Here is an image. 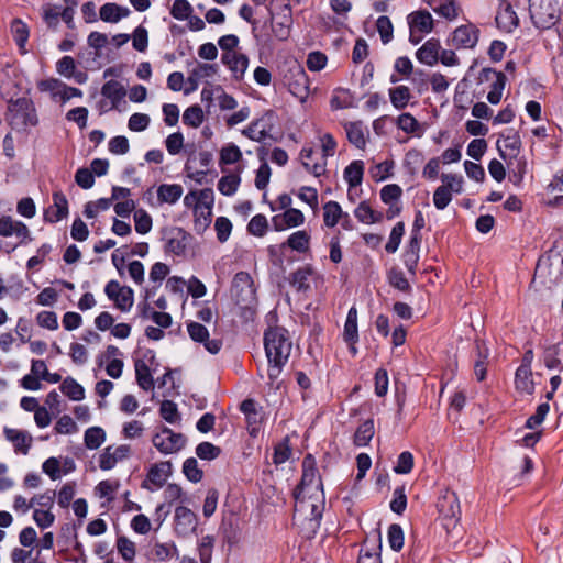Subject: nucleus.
<instances>
[{
  "instance_id": "1",
  "label": "nucleus",
  "mask_w": 563,
  "mask_h": 563,
  "mask_svg": "<svg viewBox=\"0 0 563 563\" xmlns=\"http://www.w3.org/2000/svg\"><path fill=\"white\" fill-rule=\"evenodd\" d=\"M264 347L268 362L267 376L273 385L280 376L291 353L292 342L283 327H269L264 332Z\"/></svg>"
},
{
  "instance_id": "2",
  "label": "nucleus",
  "mask_w": 563,
  "mask_h": 563,
  "mask_svg": "<svg viewBox=\"0 0 563 563\" xmlns=\"http://www.w3.org/2000/svg\"><path fill=\"white\" fill-rule=\"evenodd\" d=\"M5 120L9 125L16 131L37 125L38 119L34 102L25 97L15 100L10 99L8 101Z\"/></svg>"
},
{
  "instance_id": "3",
  "label": "nucleus",
  "mask_w": 563,
  "mask_h": 563,
  "mask_svg": "<svg viewBox=\"0 0 563 563\" xmlns=\"http://www.w3.org/2000/svg\"><path fill=\"white\" fill-rule=\"evenodd\" d=\"M529 13L532 24L539 30H550L561 20L558 0H530Z\"/></svg>"
},
{
  "instance_id": "4",
  "label": "nucleus",
  "mask_w": 563,
  "mask_h": 563,
  "mask_svg": "<svg viewBox=\"0 0 563 563\" xmlns=\"http://www.w3.org/2000/svg\"><path fill=\"white\" fill-rule=\"evenodd\" d=\"M437 509L439 512V520L441 526L449 533L453 530L460 521L461 507L457 495L446 489L441 494L437 500Z\"/></svg>"
},
{
  "instance_id": "5",
  "label": "nucleus",
  "mask_w": 563,
  "mask_h": 563,
  "mask_svg": "<svg viewBox=\"0 0 563 563\" xmlns=\"http://www.w3.org/2000/svg\"><path fill=\"white\" fill-rule=\"evenodd\" d=\"M162 240L165 242L166 253L184 256L191 240L190 233L179 227H169L162 230Z\"/></svg>"
},
{
  "instance_id": "6",
  "label": "nucleus",
  "mask_w": 563,
  "mask_h": 563,
  "mask_svg": "<svg viewBox=\"0 0 563 563\" xmlns=\"http://www.w3.org/2000/svg\"><path fill=\"white\" fill-rule=\"evenodd\" d=\"M156 364V356L153 350H146L142 360H135V378L140 388L145 391L152 390L154 388L155 382L152 376V371H155L154 367Z\"/></svg>"
},
{
  "instance_id": "7",
  "label": "nucleus",
  "mask_w": 563,
  "mask_h": 563,
  "mask_svg": "<svg viewBox=\"0 0 563 563\" xmlns=\"http://www.w3.org/2000/svg\"><path fill=\"white\" fill-rule=\"evenodd\" d=\"M152 442L161 453L172 454L185 446L186 438L181 433H175L172 429L163 427L161 432L153 437Z\"/></svg>"
},
{
  "instance_id": "8",
  "label": "nucleus",
  "mask_w": 563,
  "mask_h": 563,
  "mask_svg": "<svg viewBox=\"0 0 563 563\" xmlns=\"http://www.w3.org/2000/svg\"><path fill=\"white\" fill-rule=\"evenodd\" d=\"M285 78L289 92L299 99L300 102H305L310 92L309 78L305 69L296 65L294 68L289 69V75Z\"/></svg>"
},
{
  "instance_id": "9",
  "label": "nucleus",
  "mask_w": 563,
  "mask_h": 563,
  "mask_svg": "<svg viewBox=\"0 0 563 563\" xmlns=\"http://www.w3.org/2000/svg\"><path fill=\"white\" fill-rule=\"evenodd\" d=\"M553 268L558 269L559 274L551 282L558 284L563 279V256L559 252L550 251L545 257L539 258L534 271V279L544 276L545 273L551 275Z\"/></svg>"
},
{
  "instance_id": "10",
  "label": "nucleus",
  "mask_w": 563,
  "mask_h": 563,
  "mask_svg": "<svg viewBox=\"0 0 563 563\" xmlns=\"http://www.w3.org/2000/svg\"><path fill=\"white\" fill-rule=\"evenodd\" d=\"M273 112H266L261 118L252 121L246 129L242 131L243 135L255 142H262L271 136L274 128Z\"/></svg>"
},
{
  "instance_id": "11",
  "label": "nucleus",
  "mask_w": 563,
  "mask_h": 563,
  "mask_svg": "<svg viewBox=\"0 0 563 563\" xmlns=\"http://www.w3.org/2000/svg\"><path fill=\"white\" fill-rule=\"evenodd\" d=\"M197 517L194 511L185 506L175 509V531L180 537H188L196 531Z\"/></svg>"
},
{
  "instance_id": "12",
  "label": "nucleus",
  "mask_w": 563,
  "mask_h": 563,
  "mask_svg": "<svg viewBox=\"0 0 563 563\" xmlns=\"http://www.w3.org/2000/svg\"><path fill=\"white\" fill-rule=\"evenodd\" d=\"M53 205L44 210V221L47 223H57L68 216V200L66 196L60 191L56 190L52 195Z\"/></svg>"
},
{
  "instance_id": "13",
  "label": "nucleus",
  "mask_w": 563,
  "mask_h": 563,
  "mask_svg": "<svg viewBox=\"0 0 563 563\" xmlns=\"http://www.w3.org/2000/svg\"><path fill=\"white\" fill-rule=\"evenodd\" d=\"M408 23L410 26V42L418 44L421 41V35L418 40H413V34L418 31L421 34L430 33L433 29V19L428 11H417L408 15Z\"/></svg>"
},
{
  "instance_id": "14",
  "label": "nucleus",
  "mask_w": 563,
  "mask_h": 563,
  "mask_svg": "<svg viewBox=\"0 0 563 563\" xmlns=\"http://www.w3.org/2000/svg\"><path fill=\"white\" fill-rule=\"evenodd\" d=\"M130 454L131 446L129 444H121L117 448L109 445L99 456V467L102 471L112 470L118 462L128 459Z\"/></svg>"
},
{
  "instance_id": "15",
  "label": "nucleus",
  "mask_w": 563,
  "mask_h": 563,
  "mask_svg": "<svg viewBox=\"0 0 563 563\" xmlns=\"http://www.w3.org/2000/svg\"><path fill=\"white\" fill-rule=\"evenodd\" d=\"M479 30L474 24L460 25L452 34V44L456 48H473L478 42Z\"/></svg>"
},
{
  "instance_id": "16",
  "label": "nucleus",
  "mask_w": 563,
  "mask_h": 563,
  "mask_svg": "<svg viewBox=\"0 0 563 563\" xmlns=\"http://www.w3.org/2000/svg\"><path fill=\"white\" fill-rule=\"evenodd\" d=\"M317 479L318 486L321 485L318 468L316 466V460L311 454H308L302 460V476L300 483L294 490V497L298 501L300 492L308 486H311Z\"/></svg>"
},
{
  "instance_id": "17",
  "label": "nucleus",
  "mask_w": 563,
  "mask_h": 563,
  "mask_svg": "<svg viewBox=\"0 0 563 563\" xmlns=\"http://www.w3.org/2000/svg\"><path fill=\"white\" fill-rule=\"evenodd\" d=\"M3 434L5 439L13 444L16 453H21L23 455L29 453L33 441L29 432L5 427L3 429Z\"/></svg>"
},
{
  "instance_id": "18",
  "label": "nucleus",
  "mask_w": 563,
  "mask_h": 563,
  "mask_svg": "<svg viewBox=\"0 0 563 563\" xmlns=\"http://www.w3.org/2000/svg\"><path fill=\"white\" fill-rule=\"evenodd\" d=\"M172 463L168 461L153 464L147 472L146 481L142 483V487L148 489L146 482H151L158 488L163 487L167 477L172 474Z\"/></svg>"
},
{
  "instance_id": "19",
  "label": "nucleus",
  "mask_w": 563,
  "mask_h": 563,
  "mask_svg": "<svg viewBox=\"0 0 563 563\" xmlns=\"http://www.w3.org/2000/svg\"><path fill=\"white\" fill-rule=\"evenodd\" d=\"M420 246L421 241H419L416 236H410L402 253L404 265L412 276H415L417 272V266L420 258Z\"/></svg>"
},
{
  "instance_id": "20",
  "label": "nucleus",
  "mask_w": 563,
  "mask_h": 563,
  "mask_svg": "<svg viewBox=\"0 0 563 563\" xmlns=\"http://www.w3.org/2000/svg\"><path fill=\"white\" fill-rule=\"evenodd\" d=\"M496 23L499 29L506 32H512L519 25V18L512 9V5L505 1L500 5V10L496 15Z\"/></svg>"
},
{
  "instance_id": "21",
  "label": "nucleus",
  "mask_w": 563,
  "mask_h": 563,
  "mask_svg": "<svg viewBox=\"0 0 563 563\" xmlns=\"http://www.w3.org/2000/svg\"><path fill=\"white\" fill-rule=\"evenodd\" d=\"M0 235L4 238L16 235L26 239L30 235V230L23 222L15 221L10 216H2L0 218Z\"/></svg>"
},
{
  "instance_id": "22",
  "label": "nucleus",
  "mask_w": 563,
  "mask_h": 563,
  "mask_svg": "<svg viewBox=\"0 0 563 563\" xmlns=\"http://www.w3.org/2000/svg\"><path fill=\"white\" fill-rule=\"evenodd\" d=\"M441 46L439 40H428L417 52V59L428 66H433L439 62Z\"/></svg>"
},
{
  "instance_id": "23",
  "label": "nucleus",
  "mask_w": 563,
  "mask_h": 563,
  "mask_svg": "<svg viewBox=\"0 0 563 563\" xmlns=\"http://www.w3.org/2000/svg\"><path fill=\"white\" fill-rule=\"evenodd\" d=\"M313 155L314 151L312 147H302L300 151L302 166L313 176L320 177L325 173L327 161L321 157L320 161L312 162Z\"/></svg>"
},
{
  "instance_id": "24",
  "label": "nucleus",
  "mask_w": 563,
  "mask_h": 563,
  "mask_svg": "<svg viewBox=\"0 0 563 563\" xmlns=\"http://www.w3.org/2000/svg\"><path fill=\"white\" fill-rule=\"evenodd\" d=\"M130 12V9L126 7L114 2H107L100 8L99 15L103 22L118 23L121 19L126 18Z\"/></svg>"
},
{
  "instance_id": "25",
  "label": "nucleus",
  "mask_w": 563,
  "mask_h": 563,
  "mask_svg": "<svg viewBox=\"0 0 563 563\" xmlns=\"http://www.w3.org/2000/svg\"><path fill=\"white\" fill-rule=\"evenodd\" d=\"M101 95L117 108L126 96L124 86L118 80H109L101 87Z\"/></svg>"
},
{
  "instance_id": "26",
  "label": "nucleus",
  "mask_w": 563,
  "mask_h": 563,
  "mask_svg": "<svg viewBox=\"0 0 563 563\" xmlns=\"http://www.w3.org/2000/svg\"><path fill=\"white\" fill-rule=\"evenodd\" d=\"M221 60L234 74L235 78L241 77L249 65V58L244 54L223 53Z\"/></svg>"
},
{
  "instance_id": "27",
  "label": "nucleus",
  "mask_w": 563,
  "mask_h": 563,
  "mask_svg": "<svg viewBox=\"0 0 563 563\" xmlns=\"http://www.w3.org/2000/svg\"><path fill=\"white\" fill-rule=\"evenodd\" d=\"M313 274L312 266L305 265L290 274L289 283L297 291H307L310 288L309 279Z\"/></svg>"
},
{
  "instance_id": "28",
  "label": "nucleus",
  "mask_w": 563,
  "mask_h": 563,
  "mask_svg": "<svg viewBox=\"0 0 563 563\" xmlns=\"http://www.w3.org/2000/svg\"><path fill=\"white\" fill-rule=\"evenodd\" d=\"M342 336L345 343L358 342L357 309L354 306L347 311Z\"/></svg>"
},
{
  "instance_id": "29",
  "label": "nucleus",
  "mask_w": 563,
  "mask_h": 563,
  "mask_svg": "<svg viewBox=\"0 0 563 563\" xmlns=\"http://www.w3.org/2000/svg\"><path fill=\"white\" fill-rule=\"evenodd\" d=\"M183 187L179 184H163L157 188V199L161 205L176 203L183 195Z\"/></svg>"
},
{
  "instance_id": "30",
  "label": "nucleus",
  "mask_w": 563,
  "mask_h": 563,
  "mask_svg": "<svg viewBox=\"0 0 563 563\" xmlns=\"http://www.w3.org/2000/svg\"><path fill=\"white\" fill-rule=\"evenodd\" d=\"M515 386L516 389L520 393H525L528 395L533 394L534 391V383L532 379V371L531 368H521L518 367L515 373Z\"/></svg>"
},
{
  "instance_id": "31",
  "label": "nucleus",
  "mask_w": 563,
  "mask_h": 563,
  "mask_svg": "<svg viewBox=\"0 0 563 563\" xmlns=\"http://www.w3.org/2000/svg\"><path fill=\"white\" fill-rule=\"evenodd\" d=\"M364 175V163L362 161H353L344 169L343 177L349 187H356L362 184Z\"/></svg>"
},
{
  "instance_id": "32",
  "label": "nucleus",
  "mask_w": 563,
  "mask_h": 563,
  "mask_svg": "<svg viewBox=\"0 0 563 563\" xmlns=\"http://www.w3.org/2000/svg\"><path fill=\"white\" fill-rule=\"evenodd\" d=\"M310 235L305 230H299L291 233L283 245H287L294 251L305 253L309 250Z\"/></svg>"
},
{
  "instance_id": "33",
  "label": "nucleus",
  "mask_w": 563,
  "mask_h": 563,
  "mask_svg": "<svg viewBox=\"0 0 563 563\" xmlns=\"http://www.w3.org/2000/svg\"><path fill=\"white\" fill-rule=\"evenodd\" d=\"M347 140L357 148H364L366 139L361 122H347L344 124Z\"/></svg>"
},
{
  "instance_id": "34",
  "label": "nucleus",
  "mask_w": 563,
  "mask_h": 563,
  "mask_svg": "<svg viewBox=\"0 0 563 563\" xmlns=\"http://www.w3.org/2000/svg\"><path fill=\"white\" fill-rule=\"evenodd\" d=\"M375 433L374 420L367 419L358 426L354 433V444L356 446H365L373 439Z\"/></svg>"
},
{
  "instance_id": "35",
  "label": "nucleus",
  "mask_w": 563,
  "mask_h": 563,
  "mask_svg": "<svg viewBox=\"0 0 563 563\" xmlns=\"http://www.w3.org/2000/svg\"><path fill=\"white\" fill-rule=\"evenodd\" d=\"M10 30H11L12 37H13L14 42L16 43L18 47L21 51L25 52V49H24L25 44L30 36L27 25L22 20L14 19L11 22Z\"/></svg>"
},
{
  "instance_id": "36",
  "label": "nucleus",
  "mask_w": 563,
  "mask_h": 563,
  "mask_svg": "<svg viewBox=\"0 0 563 563\" xmlns=\"http://www.w3.org/2000/svg\"><path fill=\"white\" fill-rule=\"evenodd\" d=\"M194 217V229L198 234H202L212 221V209L195 206Z\"/></svg>"
},
{
  "instance_id": "37",
  "label": "nucleus",
  "mask_w": 563,
  "mask_h": 563,
  "mask_svg": "<svg viewBox=\"0 0 563 563\" xmlns=\"http://www.w3.org/2000/svg\"><path fill=\"white\" fill-rule=\"evenodd\" d=\"M389 98L391 104L397 110H402L408 106L411 99V92L407 86H397L389 89Z\"/></svg>"
},
{
  "instance_id": "38",
  "label": "nucleus",
  "mask_w": 563,
  "mask_h": 563,
  "mask_svg": "<svg viewBox=\"0 0 563 563\" xmlns=\"http://www.w3.org/2000/svg\"><path fill=\"white\" fill-rule=\"evenodd\" d=\"M62 393L74 401H79L85 398V389L73 377H66L60 384Z\"/></svg>"
},
{
  "instance_id": "39",
  "label": "nucleus",
  "mask_w": 563,
  "mask_h": 563,
  "mask_svg": "<svg viewBox=\"0 0 563 563\" xmlns=\"http://www.w3.org/2000/svg\"><path fill=\"white\" fill-rule=\"evenodd\" d=\"M560 344H552L543 350V363L548 369L563 371V364L560 360Z\"/></svg>"
},
{
  "instance_id": "40",
  "label": "nucleus",
  "mask_w": 563,
  "mask_h": 563,
  "mask_svg": "<svg viewBox=\"0 0 563 563\" xmlns=\"http://www.w3.org/2000/svg\"><path fill=\"white\" fill-rule=\"evenodd\" d=\"M343 211L339 202L330 200L323 206V221L328 228H333L339 223Z\"/></svg>"
},
{
  "instance_id": "41",
  "label": "nucleus",
  "mask_w": 563,
  "mask_h": 563,
  "mask_svg": "<svg viewBox=\"0 0 563 563\" xmlns=\"http://www.w3.org/2000/svg\"><path fill=\"white\" fill-rule=\"evenodd\" d=\"M355 218L363 223L372 224L382 220V213L372 209L367 201H362L354 211Z\"/></svg>"
},
{
  "instance_id": "42",
  "label": "nucleus",
  "mask_w": 563,
  "mask_h": 563,
  "mask_svg": "<svg viewBox=\"0 0 563 563\" xmlns=\"http://www.w3.org/2000/svg\"><path fill=\"white\" fill-rule=\"evenodd\" d=\"M106 440V432L100 427H90L85 431L84 441L89 450H96L101 446Z\"/></svg>"
},
{
  "instance_id": "43",
  "label": "nucleus",
  "mask_w": 563,
  "mask_h": 563,
  "mask_svg": "<svg viewBox=\"0 0 563 563\" xmlns=\"http://www.w3.org/2000/svg\"><path fill=\"white\" fill-rule=\"evenodd\" d=\"M38 89L43 92H49L51 97L55 101L62 102V96L64 88V82L57 78H49L38 82Z\"/></svg>"
},
{
  "instance_id": "44",
  "label": "nucleus",
  "mask_w": 563,
  "mask_h": 563,
  "mask_svg": "<svg viewBox=\"0 0 563 563\" xmlns=\"http://www.w3.org/2000/svg\"><path fill=\"white\" fill-rule=\"evenodd\" d=\"M153 556L158 562H168L178 556V550L174 543H156L153 548Z\"/></svg>"
},
{
  "instance_id": "45",
  "label": "nucleus",
  "mask_w": 563,
  "mask_h": 563,
  "mask_svg": "<svg viewBox=\"0 0 563 563\" xmlns=\"http://www.w3.org/2000/svg\"><path fill=\"white\" fill-rule=\"evenodd\" d=\"M240 183H241V178L236 174H229V175L222 176L218 181V190L223 196H232L236 192Z\"/></svg>"
},
{
  "instance_id": "46",
  "label": "nucleus",
  "mask_w": 563,
  "mask_h": 563,
  "mask_svg": "<svg viewBox=\"0 0 563 563\" xmlns=\"http://www.w3.org/2000/svg\"><path fill=\"white\" fill-rule=\"evenodd\" d=\"M205 119L203 111L200 106L194 104L187 108L183 114V123L190 128H198Z\"/></svg>"
},
{
  "instance_id": "47",
  "label": "nucleus",
  "mask_w": 563,
  "mask_h": 563,
  "mask_svg": "<svg viewBox=\"0 0 563 563\" xmlns=\"http://www.w3.org/2000/svg\"><path fill=\"white\" fill-rule=\"evenodd\" d=\"M387 277H388V283L391 287H394L400 291H404V292H409L411 290L409 280L406 278L405 274L399 268H396V267L391 268L388 272Z\"/></svg>"
},
{
  "instance_id": "48",
  "label": "nucleus",
  "mask_w": 563,
  "mask_h": 563,
  "mask_svg": "<svg viewBox=\"0 0 563 563\" xmlns=\"http://www.w3.org/2000/svg\"><path fill=\"white\" fill-rule=\"evenodd\" d=\"M218 70V66L216 64H198L196 68L192 69L188 80L192 84V89L197 87V80L206 77L213 76Z\"/></svg>"
},
{
  "instance_id": "49",
  "label": "nucleus",
  "mask_w": 563,
  "mask_h": 563,
  "mask_svg": "<svg viewBox=\"0 0 563 563\" xmlns=\"http://www.w3.org/2000/svg\"><path fill=\"white\" fill-rule=\"evenodd\" d=\"M404 233H405L404 222H397L394 225V228L391 229L388 242L385 245V250L387 253L393 254L398 250Z\"/></svg>"
},
{
  "instance_id": "50",
  "label": "nucleus",
  "mask_w": 563,
  "mask_h": 563,
  "mask_svg": "<svg viewBox=\"0 0 563 563\" xmlns=\"http://www.w3.org/2000/svg\"><path fill=\"white\" fill-rule=\"evenodd\" d=\"M114 306L123 311H129L134 302V291L129 286H123V289L118 294L117 299H113Z\"/></svg>"
},
{
  "instance_id": "51",
  "label": "nucleus",
  "mask_w": 563,
  "mask_h": 563,
  "mask_svg": "<svg viewBox=\"0 0 563 563\" xmlns=\"http://www.w3.org/2000/svg\"><path fill=\"white\" fill-rule=\"evenodd\" d=\"M183 473L188 481L199 483L203 477V472L198 467V462L195 457H188L183 464Z\"/></svg>"
},
{
  "instance_id": "52",
  "label": "nucleus",
  "mask_w": 563,
  "mask_h": 563,
  "mask_svg": "<svg viewBox=\"0 0 563 563\" xmlns=\"http://www.w3.org/2000/svg\"><path fill=\"white\" fill-rule=\"evenodd\" d=\"M242 158V152L235 144H228L220 151V165L238 163Z\"/></svg>"
},
{
  "instance_id": "53",
  "label": "nucleus",
  "mask_w": 563,
  "mask_h": 563,
  "mask_svg": "<svg viewBox=\"0 0 563 563\" xmlns=\"http://www.w3.org/2000/svg\"><path fill=\"white\" fill-rule=\"evenodd\" d=\"M394 161H384L369 169L375 181H383L393 175Z\"/></svg>"
},
{
  "instance_id": "54",
  "label": "nucleus",
  "mask_w": 563,
  "mask_h": 563,
  "mask_svg": "<svg viewBox=\"0 0 563 563\" xmlns=\"http://www.w3.org/2000/svg\"><path fill=\"white\" fill-rule=\"evenodd\" d=\"M159 415L168 423H176L180 420L177 405L172 400H164L161 404Z\"/></svg>"
},
{
  "instance_id": "55",
  "label": "nucleus",
  "mask_w": 563,
  "mask_h": 563,
  "mask_svg": "<svg viewBox=\"0 0 563 563\" xmlns=\"http://www.w3.org/2000/svg\"><path fill=\"white\" fill-rule=\"evenodd\" d=\"M196 454L201 460L212 461L221 454V449L211 442H201L196 446Z\"/></svg>"
},
{
  "instance_id": "56",
  "label": "nucleus",
  "mask_w": 563,
  "mask_h": 563,
  "mask_svg": "<svg viewBox=\"0 0 563 563\" xmlns=\"http://www.w3.org/2000/svg\"><path fill=\"white\" fill-rule=\"evenodd\" d=\"M415 465L413 455L409 451H404L398 455L397 463L394 466L396 474H409Z\"/></svg>"
},
{
  "instance_id": "57",
  "label": "nucleus",
  "mask_w": 563,
  "mask_h": 563,
  "mask_svg": "<svg viewBox=\"0 0 563 563\" xmlns=\"http://www.w3.org/2000/svg\"><path fill=\"white\" fill-rule=\"evenodd\" d=\"M388 543L394 551H400L404 547V531L400 525L393 523L388 527Z\"/></svg>"
},
{
  "instance_id": "58",
  "label": "nucleus",
  "mask_w": 563,
  "mask_h": 563,
  "mask_svg": "<svg viewBox=\"0 0 563 563\" xmlns=\"http://www.w3.org/2000/svg\"><path fill=\"white\" fill-rule=\"evenodd\" d=\"M191 13L192 7L187 0H175L170 8L172 16L179 21L187 20Z\"/></svg>"
},
{
  "instance_id": "59",
  "label": "nucleus",
  "mask_w": 563,
  "mask_h": 563,
  "mask_svg": "<svg viewBox=\"0 0 563 563\" xmlns=\"http://www.w3.org/2000/svg\"><path fill=\"white\" fill-rule=\"evenodd\" d=\"M398 129L402 130L408 134H413L419 129V122L409 112L401 113L396 120Z\"/></svg>"
},
{
  "instance_id": "60",
  "label": "nucleus",
  "mask_w": 563,
  "mask_h": 563,
  "mask_svg": "<svg viewBox=\"0 0 563 563\" xmlns=\"http://www.w3.org/2000/svg\"><path fill=\"white\" fill-rule=\"evenodd\" d=\"M152 218L151 216L140 209L137 211H135L134 213V227H135V231L140 234H146L147 232L151 231L152 229Z\"/></svg>"
},
{
  "instance_id": "61",
  "label": "nucleus",
  "mask_w": 563,
  "mask_h": 563,
  "mask_svg": "<svg viewBox=\"0 0 563 563\" xmlns=\"http://www.w3.org/2000/svg\"><path fill=\"white\" fill-rule=\"evenodd\" d=\"M407 507V496L405 486L397 487L394 490L393 499L390 501V509L397 515H402Z\"/></svg>"
},
{
  "instance_id": "62",
  "label": "nucleus",
  "mask_w": 563,
  "mask_h": 563,
  "mask_svg": "<svg viewBox=\"0 0 563 563\" xmlns=\"http://www.w3.org/2000/svg\"><path fill=\"white\" fill-rule=\"evenodd\" d=\"M117 548L123 560L130 562L135 556V544L129 538L121 536L117 540Z\"/></svg>"
},
{
  "instance_id": "63",
  "label": "nucleus",
  "mask_w": 563,
  "mask_h": 563,
  "mask_svg": "<svg viewBox=\"0 0 563 563\" xmlns=\"http://www.w3.org/2000/svg\"><path fill=\"white\" fill-rule=\"evenodd\" d=\"M267 228V219L261 213L254 216L247 224V231L255 236H263L266 233Z\"/></svg>"
},
{
  "instance_id": "64",
  "label": "nucleus",
  "mask_w": 563,
  "mask_h": 563,
  "mask_svg": "<svg viewBox=\"0 0 563 563\" xmlns=\"http://www.w3.org/2000/svg\"><path fill=\"white\" fill-rule=\"evenodd\" d=\"M402 195V189L396 184H389L380 189V199L386 205L398 201Z\"/></svg>"
}]
</instances>
